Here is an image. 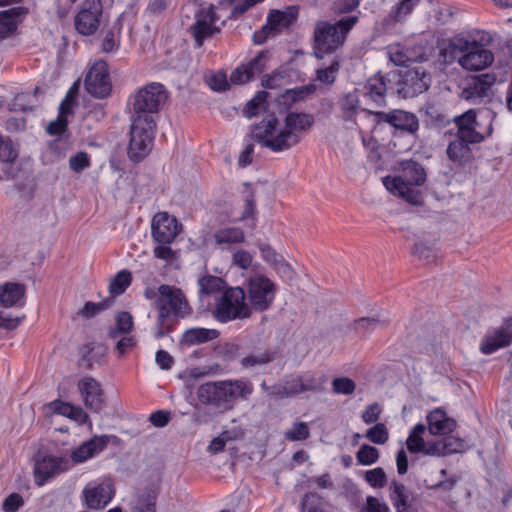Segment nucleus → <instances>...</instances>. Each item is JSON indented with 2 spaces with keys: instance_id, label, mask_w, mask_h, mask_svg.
I'll list each match as a JSON object with an SVG mask.
<instances>
[{
  "instance_id": "de8ad7c7",
  "label": "nucleus",
  "mask_w": 512,
  "mask_h": 512,
  "mask_svg": "<svg viewBox=\"0 0 512 512\" xmlns=\"http://www.w3.org/2000/svg\"><path fill=\"white\" fill-rule=\"evenodd\" d=\"M365 437L374 444L383 445L389 439V432L384 423H376L366 431Z\"/></svg>"
},
{
  "instance_id": "f8f14e48",
  "label": "nucleus",
  "mask_w": 512,
  "mask_h": 512,
  "mask_svg": "<svg viewBox=\"0 0 512 512\" xmlns=\"http://www.w3.org/2000/svg\"><path fill=\"white\" fill-rule=\"evenodd\" d=\"M431 83V76L422 67L407 69L400 73L397 92L404 98H413L425 92Z\"/></svg>"
},
{
  "instance_id": "ea45409f",
  "label": "nucleus",
  "mask_w": 512,
  "mask_h": 512,
  "mask_svg": "<svg viewBox=\"0 0 512 512\" xmlns=\"http://www.w3.org/2000/svg\"><path fill=\"white\" fill-rule=\"evenodd\" d=\"M425 430V425L419 423L416 424L409 432V435L406 440V446L410 453H422V451L424 450L426 442L423 438V435L425 433Z\"/></svg>"
},
{
  "instance_id": "412c9836",
  "label": "nucleus",
  "mask_w": 512,
  "mask_h": 512,
  "mask_svg": "<svg viewBox=\"0 0 512 512\" xmlns=\"http://www.w3.org/2000/svg\"><path fill=\"white\" fill-rule=\"evenodd\" d=\"M78 389L87 408L99 412L104 405L101 385L92 377H84L78 382Z\"/></svg>"
},
{
  "instance_id": "09e8293b",
  "label": "nucleus",
  "mask_w": 512,
  "mask_h": 512,
  "mask_svg": "<svg viewBox=\"0 0 512 512\" xmlns=\"http://www.w3.org/2000/svg\"><path fill=\"white\" fill-rule=\"evenodd\" d=\"M469 144L467 141L457 137L451 141L447 147V155L453 161L461 160L469 151Z\"/></svg>"
},
{
  "instance_id": "5fc2aeb1",
  "label": "nucleus",
  "mask_w": 512,
  "mask_h": 512,
  "mask_svg": "<svg viewBox=\"0 0 512 512\" xmlns=\"http://www.w3.org/2000/svg\"><path fill=\"white\" fill-rule=\"evenodd\" d=\"M488 130L479 132L475 130V126H462L460 130H457L456 136L461 138L464 141H467L471 144H477L483 141L484 133H487Z\"/></svg>"
},
{
  "instance_id": "393cba45",
  "label": "nucleus",
  "mask_w": 512,
  "mask_h": 512,
  "mask_svg": "<svg viewBox=\"0 0 512 512\" xmlns=\"http://www.w3.org/2000/svg\"><path fill=\"white\" fill-rule=\"evenodd\" d=\"M427 423L432 435L445 436L452 433L457 426L456 421L440 408L434 409L427 415Z\"/></svg>"
},
{
  "instance_id": "f3484780",
  "label": "nucleus",
  "mask_w": 512,
  "mask_h": 512,
  "mask_svg": "<svg viewBox=\"0 0 512 512\" xmlns=\"http://www.w3.org/2000/svg\"><path fill=\"white\" fill-rule=\"evenodd\" d=\"M217 21L218 17L212 5L201 9L196 14L195 23L191 26V32L198 47H201L206 39L220 31L216 26Z\"/></svg>"
},
{
  "instance_id": "052dcab7",
  "label": "nucleus",
  "mask_w": 512,
  "mask_h": 512,
  "mask_svg": "<svg viewBox=\"0 0 512 512\" xmlns=\"http://www.w3.org/2000/svg\"><path fill=\"white\" fill-rule=\"evenodd\" d=\"M361 512H391L389 506L374 496H367Z\"/></svg>"
},
{
  "instance_id": "37998d69",
  "label": "nucleus",
  "mask_w": 512,
  "mask_h": 512,
  "mask_svg": "<svg viewBox=\"0 0 512 512\" xmlns=\"http://www.w3.org/2000/svg\"><path fill=\"white\" fill-rule=\"evenodd\" d=\"M132 282V274L129 270H120L109 284V292L114 296L123 294Z\"/></svg>"
},
{
  "instance_id": "774afa93",
  "label": "nucleus",
  "mask_w": 512,
  "mask_h": 512,
  "mask_svg": "<svg viewBox=\"0 0 512 512\" xmlns=\"http://www.w3.org/2000/svg\"><path fill=\"white\" fill-rule=\"evenodd\" d=\"M155 361L162 370H170L174 364L173 357L167 351L162 349L156 352Z\"/></svg>"
},
{
  "instance_id": "423d86ee",
  "label": "nucleus",
  "mask_w": 512,
  "mask_h": 512,
  "mask_svg": "<svg viewBox=\"0 0 512 512\" xmlns=\"http://www.w3.org/2000/svg\"><path fill=\"white\" fill-rule=\"evenodd\" d=\"M253 137L259 144L276 153L294 147L296 139L293 133H288L284 124H281L274 116L256 124L253 129Z\"/></svg>"
},
{
  "instance_id": "864d4df0",
  "label": "nucleus",
  "mask_w": 512,
  "mask_h": 512,
  "mask_svg": "<svg viewBox=\"0 0 512 512\" xmlns=\"http://www.w3.org/2000/svg\"><path fill=\"white\" fill-rule=\"evenodd\" d=\"M356 389L355 382L348 377H336L332 381V391L335 394L350 395Z\"/></svg>"
},
{
  "instance_id": "aec40b11",
  "label": "nucleus",
  "mask_w": 512,
  "mask_h": 512,
  "mask_svg": "<svg viewBox=\"0 0 512 512\" xmlns=\"http://www.w3.org/2000/svg\"><path fill=\"white\" fill-rule=\"evenodd\" d=\"M267 60V52H259L247 64L240 65L233 70L229 81L235 85L248 83L256 74H259L264 70Z\"/></svg>"
},
{
  "instance_id": "ddd939ff",
  "label": "nucleus",
  "mask_w": 512,
  "mask_h": 512,
  "mask_svg": "<svg viewBox=\"0 0 512 512\" xmlns=\"http://www.w3.org/2000/svg\"><path fill=\"white\" fill-rule=\"evenodd\" d=\"M102 4L100 0H85L75 16V29L84 36L93 35L100 26Z\"/></svg>"
},
{
  "instance_id": "e433bc0d",
  "label": "nucleus",
  "mask_w": 512,
  "mask_h": 512,
  "mask_svg": "<svg viewBox=\"0 0 512 512\" xmlns=\"http://www.w3.org/2000/svg\"><path fill=\"white\" fill-rule=\"evenodd\" d=\"M199 294L200 296L214 295L216 293H222L226 287V282L218 276L204 275L198 279Z\"/></svg>"
},
{
  "instance_id": "c03bdc74",
  "label": "nucleus",
  "mask_w": 512,
  "mask_h": 512,
  "mask_svg": "<svg viewBox=\"0 0 512 512\" xmlns=\"http://www.w3.org/2000/svg\"><path fill=\"white\" fill-rule=\"evenodd\" d=\"M268 92L266 91H258L255 96L250 99L245 107L243 108V114L247 118H252L257 116L262 109L265 108V104L268 98Z\"/></svg>"
},
{
  "instance_id": "cd10ccee",
  "label": "nucleus",
  "mask_w": 512,
  "mask_h": 512,
  "mask_svg": "<svg viewBox=\"0 0 512 512\" xmlns=\"http://www.w3.org/2000/svg\"><path fill=\"white\" fill-rule=\"evenodd\" d=\"M276 352L271 348L259 347L240 359V365L244 369H255L271 363Z\"/></svg>"
},
{
  "instance_id": "1a4fd4ad",
  "label": "nucleus",
  "mask_w": 512,
  "mask_h": 512,
  "mask_svg": "<svg viewBox=\"0 0 512 512\" xmlns=\"http://www.w3.org/2000/svg\"><path fill=\"white\" fill-rule=\"evenodd\" d=\"M118 438L114 435H94L90 439L82 442L70 451L69 461L71 468L80 465L89 460L98 457L104 452L111 442H115Z\"/></svg>"
},
{
  "instance_id": "5701e85b",
  "label": "nucleus",
  "mask_w": 512,
  "mask_h": 512,
  "mask_svg": "<svg viewBox=\"0 0 512 512\" xmlns=\"http://www.w3.org/2000/svg\"><path fill=\"white\" fill-rule=\"evenodd\" d=\"M315 118L312 114L304 112H289L284 118V126L288 133H293L296 138L294 145L296 146L302 139L305 132L310 130L314 125Z\"/></svg>"
},
{
  "instance_id": "a878e982",
  "label": "nucleus",
  "mask_w": 512,
  "mask_h": 512,
  "mask_svg": "<svg viewBox=\"0 0 512 512\" xmlns=\"http://www.w3.org/2000/svg\"><path fill=\"white\" fill-rule=\"evenodd\" d=\"M299 14L298 6H288L284 10H271L266 18L267 27L276 33L283 28H288L292 25Z\"/></svg>"
},
{
  "instance_id": "bb28decb",
  "label": "nucleus",
  "mask_w": 512,
  "mask_h": 512,
  "mask_svg": "<svg viewBox=\"0 0 512 512\" xmlns=\"http://www.w3.org/2000/svg\"><path fill=\"white\" fill-rule=\"evenodd\" d=\"M17 157L18 153L12 142L0 134V182L13 176V162Z\"/></svg>"
},
{
  "instance_id": "6ab92c4d",
  "label": "nucleus",
  "mask_w": 512,
  "mask_h": 512,
  "mask_svg": "<svg viewBox=\"0 0 512 512\" xmlns=\"http://www.w3.org/2000/svg\"><path fill=\"white\" fill-rule=\"evenodd\" d=\"M177 227L175 217L167 212H159L152 219V237L158 244H171L177 235Z\"/></svg>"
},
{
  "instance_id": "dca6fc26",
  "label": "nucleus",
  "mask_w": 512,
  "mask_h": 512,
  "mask_svg": "<svg viewBox=\"0 0 512 512\" xmlns=\"http://www.w3.org/2000/svg\"><path fill=\"white\" fill-rule=\"evenodd\" d=\"M82 493L87 507L90 509H102L114 497L113 484L109 479L95 480L88 483Z\"/></svg>"
},
{
  "instance_id": "e2e57ef3",
  "label": "nucleus",
  "mask_w": 512,
  "mask_h": 512,
  "mask_svg": "<svg viewBox=\"0 0 512 512\" xmlns=\"http://www.w3.org/2000/svg\"><path fill=\"white\" fill-rule=\"evenodd\" d=\"M208 84L210 88L214 91H226L230 88L227 76L225 73L222 72L213 74L209 78Z\"/></svg>"
},
{
  "instance_id": "39448f33",
  "label": "nucleus",
  "mask_w": 512,
  "mask_h": 512,
  "mask_svg": "<svg viewBox=\"0 0 512 512\" xmlns=\"http://www.w3.org/2000/svg\"><path fill=\"white\" fill-rule=\"evenodd\" d=\"M246 294L241 287H228L215 298L212 315L219 323L248 319L251 310L245 303Z\"/></svg>"
},
{
  "instance_id": "4d7b16f0",
  "label": "nucleus",
  "mask_w": 512,
  "mask_h": 512,
  "mask_svg": "<svg viewBox=\"0 0 512 512\" xmlns=\"http://www.w3.org/2000/svg\"><path fill=\"white\" fill-rule=\"evenodd\" d=\"M473 125L475 126L476 131L483 132L488 130L487 133L482 134L483 140L490 136L493 131L492 116L490 112H482L479 115L475 113V123H473Z\"/></svg>"
},
{
  "instance_id": "b1692460",
  "label": "nucleus",
  "mask_w": 512,
  "mask_h": 512,
  "mask_svg": "<svg viewBox=\"0 0 512 512\" xmlns=\"http://www.w3.org/2000/svg\"><path fill=\"white\" fill-rule=\"evenodd\" d=\"M496 82L494 74L485 73L473 77L463 89L462 96L467 100L480 99L488 95Z\"/></svg>"
},
{
  "instance_id": "a211bd4d",
  "label": "nucleus",
  "mask_w": 512,
  "mask_h": 512,
  "mask_svg": "<svg viewBox=\"0 0 512 512\" xmlns=\"http://www.w3.org/2000/svg\"><path fill=\"white\" fill-rule=\"evenodd\" d=\"M512 343V318L503 322L500 327L490 329L480 343V351L490 355Z\"/></svg>"
},
{
  "instance_id": "a18cd8bd",
  "label": "nucleus",
  "mask_w": 512,
  "mask_h": 512,
  "mask_svg": "<svg viewBox=\"0 0 512 512\" xmlns=\"http://www.w3.org/2000/svg\"><path fill=\"white\" fill-rule=\"evenodd\" d=\"M339 70L340 60L338 57H335L327 67L316 70V80L326 85H332L336 80Z\"/></svg>"
},
{
  "instance_id": "338daca9",
  "label": "nucleus",
  "mask_w": 512,
  "mask_h": 512,
  "mask_svg": "<svg viewBox=\"0 0 512 512\" xmlns=\"http://www.w3.org/2000/svg\"><path fill=\"white\" fill-rule=\"evenodd\" d=\"M381 413V407L377 403L370 404L362 412V420L366 424H372L378 421Z\"/></svg>"
},
{
  "instance_id": "c756f323",
  "label": "nucleus",
  "mask_w": 512,
  "mask_h": 512,
  "mask_svg": "<svg viewBox=\"0 0 512 512\" xmlns=\"http://www.w3.org/2000/svg\"><path fill=\"white\" fill-rule=\"evenodd\" d=\"M25 296V286L20 283H5L0 286V305L4 307H13L23 305Z\"/></svg>"
},
{
  "instance_id": "8fccbe9b",
  "label": "nucleus",
  "mask_w": 512,
  "mask_h": 512,
  "mask_svg": "<svg viewBox=\"0 0 512 512\" xmlns=\"http://www.w3.org/2000/svg\"><path fill=\"white\" fill-rule=\"evenodd\" d=\"M356 458L361 465H372L377 462L379 458V451L377 448L368 444H363L357 454Z\"/></svg>"
},
{
  "instance_id": "bf43d9fd",
  "label": "nucleus",
  "mask_w": 512,
  "mask_h": 512,
  "mask_svg": "<svg viewBox=\"0 0 512 512\" xmlns=\"http://www.w3.org/2000/svg\"><path fill=\"white\" fill-rule=\"evenodd\" d=\"M492 40L493 38L489 32L483 30H474L469 35V39H459L458 43H475L476 46L485 48V46L489 45Z\"/></svg>"
},
{
  "instance_id": "0eeeda50",
  "label": "nucleus",
  "mask_w": 512,
  "mask_h": 512,
  "mask_svg": "<svg viewBox=\"0 0 512 512\" xmlns=\"http://www.w3.org/2000/svg\"><path fill=\"white\" fill-rule=\"evenodd\" d=\"M249 302L250 310L264 312L272 306L277 287L275 283L264 275H253L246 283L244 290Z\"/></svg>"
},
{
  "instance_id": "49530a36",
  "label": "nucleus",
  "mask_w": 512,
  "mask_h": 512,
  "mask_svg": "<svg viewBox=\"0 0 512 512\" xmlns=\"http://www.w3.org/2000/svg\"><path fill=\"white\" fill-rule=\"evenodd\" d=\"M388 55L389 59L397 66H408L413 61L408 50L400 44L389 46Z\"/></svg>"
},
{
  "instance_id": "4468645a",
  "label": "nucleus",
  "mask_w": 512,
  "mask_h": 512,
  "mask_svg": "<svg viewBox=\"0 0 512 512\" xmlns=\"http://www.w3.org/2000/svg\"><path fill=\"white\" fill-rule=\"evenodd\" d=\"M456 48L463 52V55L459 58V64L466 70H483L491 65L494 60L490 50L476 46L475 43H458Z\"/></svg>"
},
{
  "instance_id": "473e14b6",
  "label": "nucleus",
  "mask_w": 512,
  "mask_h": 512,
  "mask_svg": "<svg viewBox=\"0 0 512 512\" xmlns=\"http://www.w3.org/2000/svg\"><path fill=\"white\" fill-rule=\"evenodd\" d=\"M48 407L54 414L65 416L78 423H84L88 418V415L81 407L74 406L61 400H54L50 402Z\"/></svg>"
},
{
  "instance_id": "79ce46f5",
  "label": "nucleus",
  "mask_w": 512,
  "mask_h": 512,
  "mask_svg": "<svg viewBox=\"0 0 512 512\" xmlns=\"http://www.w3.org/2000/svg\"><path fill=\"white\" fill-rule=\"evenodd\" d=\"M342 117L345 121H351L360 108V100L357 92H349L342 96L339 102Z\"/></svg>"
},
{
  "instance_id": "20e7f679",
  "label": "nucleus",
  "mask_w": 512,
  "mask_h": 512,
  "mask_svg": "<svg viewBox=\"0 0 512 512\" xmlns=\"http://www.w3.org/2000/svg\"><path fill=\"white\" fill-rule=\"evenodd\" d=\"M358 22V16L342 17L335 24L320 21L314 29V54L322 59L341 47L351 29Z\"/></svg>"
},
{
  "instance_id": "a19ab883",
  "label": "nucleus",
  "mask_w": 512,
  "mask_h": 512,
  "mask_svg": "<svg viewBox=\"0 0 512 512\" xmlns=\"http://www.w3.org/2000/svg\"><path fill=\"white\" fill-rule=\"evenodd\" d=\"M17 8L0 11V39L10 36L17 29Z\"/></svg>"
},
{
  "instance_id": "680f3d73",
  "label": "nucleus",
  "mask_w": 512,
  "mask_h": 512,
  "mask_svg": "<svg viewBox=\"0 0 512 512\" xmlns=\"http://www.w3.org/2000/svg\"><path fill=\"white\" fill-rule=\"evenodd\" d=\"M24 505V499L19 493H11L2 504L4 512H17Z\"/></svg>"
},
{
  "instance_id": "13d9d810",
  "label": "nucleus",
  "mask_w": 512,
  "mask_h": 512,
  "mask_svg": "<svg viewBox=\"0 0 512 512\" xmlns=\"http://www.w3.org/2000/svg\"><path fill=\"white\" fill-rule=\"evenodd\" d=\"M91 165L90 156L84 151H80L69 159V167L72 171L79 173Z\"/></svg>"
},
{
  "instance_id": "6e6552de",
  "label": "nucleus",
  "mask_w": 512,
  "mask_h": 512,
  "mask_svg": "<svg viewBox=\"0 0 512 512\" xmlns=\"http://www.w3.org/2000/svg\"><path fill=\"white\" fill-rule=\"evenodd\" d=\"M156 308L159 312L158 324L162 326L171 317H183L189 310L188 302L179 288L162 284L158 288Z\"/></svg>"
},
{
  "instance_id": "9d476101",
  "label": "nucleus",
  "mask_w": 512,
  "mask_h": 512,
  "mask_svg": "<svg viewBox=\"0 0 512 512\" xmlns=\"http://www.w3.org/2000/svg\"><path fill=\"white\" fill-rule=\"evenodd\" d=\"M70 469V461L64 456L50 454L38 456L33 470L35 484L42 487L57 475L67 472Z\"/></svg>"
},
{
  "instance_id": "3c124183",
  "label": "nucleus",
  "mask_w": 512,
  "mask_h": 512,
  "mask_svg": "<svg viewBox=\"0 0 512 512\" xmlns=\"http://www.w3.org/2000/svg\"><path fill=\"white\" fill-rule=\"evenodd\" d=\"M365 480L371 487L376 489H381L387 484L386 473L381 467L366 471Z\"/></svg>"
},
{
  "instance_id": "7c9ffc66",
  "label": "nucleus",
  "mask_w": 512,
  "mask_h": 512,
  "mask_svg": "<svg viewBox=\"0 0 512 512\" xmlns=\"http://www.w3.org/2000/svg\"><path fill=\"white\" fill-rule=\"evenodd\" d=\"M219 336L216 329H207L202 327L190 328L184 331L181 337V344L187 347L212 341Z\"/></svg>"
},
{
  "instance_id": "9b49d317",
  "label": "nucleus",
  "mask_w": 512,
  "mask_h": 512,
  "mask_svg": "<svg viewBox=\"0 0 512 512\" xmlns=\"http://www.w3.org/2000/svg\"><path fill=\"white\" fill-rule=\"evenodd\" d=\"M84 87L94 98L103 99L111 94L112 82L105 61H96L90 67L84 79Z\"/></svg>"
},
{
  "instance_id": "c85d7f7f",
  "label": "nucleus",
  "mask_w": 512,
  "mask_h": 512,
  "mask_svg": "<svg viewBox=\"0 0 512 512\" xmlns=\"http://www.w3.org/2000/svg\"><path fill=\"white\" fill-rule=\"evenodd\" d=\"M300 382V387L304 393H321L325 390L327 376L322 372L305 371L296 373Z\"/></svg>"
},
{
  "instance_id": "2eb2a0df",
  "label": "nucleus",
  "mask_w": 512,
  "mask_h": 512,
  "mask_svg": "<svg viewBox=\"0 0 512 512\" xmlns=\"http://www.w3.org/2000/svg\"><path fill=\"white\" fill-rule=\"evenodd\" d=\"M365 111L369 115H372L377 123H387L393 128L403 132L414 133L418 130L419 127L416 115L404 110L395 109L389 112H373L369 110Z\"/></svg>"
},
{
  "instance_id": "0e129e2a",
  "label": "nucleus",
  "mask_w": 512,
  "mask_h": 512,
  "mask_svg": "<svg viewBox=\"0 0 512 512\" xmlns=\"http://www.w3.org/2000/svg\"><path fill=\"white\" fill-rule=\"evenodd\" d=\"M133 327V318L128 312H120L116 317V328L121 333H128Z\"/></svg>"
},
{
  "instance_id": "58836bf2",
  "label": "nucleus",
  "mask_w": 512,
  "mask_h": 512,
  "mask_svg": "<svg viewBox=\"0 0 512 512\" xmlns=\"http://www.w3.org/2000/svg\"><path fill=\"white\" fill-rule=\"evenodd\" d=\"M157 495L150 489L137 495L131 507V512H156Z\"/></svg>"
},
{
  "instance_id": "4be33fe9",
  "label": "nucleus",
  "mask_w": 512,
  "mask_h": 512,
  "mask_svg": "<svg viewBox=\"0 0 512 512\" xmlns=\"http://www.w3.org/2000/svg\"><path fill=\"white\" fill-rule=\"evenodd\" d=\"M261 387L267 392L269 397L276 399L292 398L303 394L296 373L286 375L281 382L267 386L265 382L261 384Z\"/></svg>"
},
{
  "instance_id": "69168bd1",
  "label": "nucleus",
  "mask_w": 512,
  "mask_h": 512,
  "mask_svg": "<svg viewBox=\"0 0 512 512\" xmlns=\"http://www.w3.org/2000/svg\"><path fill=\"white\" fill-rule=\"evenodd\" d=\"M120 42L116 39V35L113 31H107L104 35L101 50L104 53H110L119 49Z\"/></svg>"
},
{
  "instance_id": "f03ea898",
  "label": "nucleus",
  "mask_w": 512,
  "mask_h": 512,
  "mask_svg": "<svg viewBox=\"0 0 512 512\" xmlns=\"http://www.w3.org/2000/svg\"><path fill=\"white\" fill-rule=\"evenodd\" d=\"M253 383L244 378L208 381L198 386L199 402L219 413L231 411L239 400H247L253 393Z\"/></svg>"
},
{
  "instance_id": "72a5a7b5",
  "label": "nucleus",
  "mask_w": 512,
  "mask_h": 512,
  "mask_svg": "<svg viewBox=\"0 0 512 512\" xmlns=\"http://www.w3.org/2000/svg\"><path fill=\"white\" fill-rule=\"evenodd\" d=\"M419 4L420 0H400L391 8L386 21L388 23H401L405 21Z\"/></svg>"
},
{
  "instance_id": "7ed1b4c3",
  "label": "nucleus",
  "mask_w": 512,
  "mask_h": 512,
  "mask_svg": "<svg viewBox=\"0 0 512 512\" xmlns=\"http://www.w3.org/2000/svg\"><path fill=\"white\" fill-rule=\"evenodd\" d=\"M426 173L424 168L414 162L402 163V171L399 176H386L382 178L384 187L393 195L398 196L412 205L422 203L421 192L416 188L424 184Z\"/></svg>"
},
{
  "instance_id": "603ef678",
  "label": "nucleus",
  "mask_w": 512,
  "mask_h": 512,
  "mask_svg": "<svg viewBox=\"0 0 512 512\" xmlns=\"http://www.w3.org/2000/svg\"><path fill=\"white\" fill-rule=\"evenodd\" d=\"M310 436V429L305 422H296L290 430L285 432V438L289 441H302Z\"/></svg>"
},
{
  "instance_id": "c9c22d12",
  "label": "nucleus",
  "mask_w": 512,
  "mask_h": 512,
  "mask_svg": "<svg viewBox=\"0 0 512 512\" xmlns=\"http://www.w3.org/2000/svg\"><path fill=\"white\" fill-rule=\"evenodd\" d=\"M316 91L314 84L303 85L293 89H287L280 96L279 102L287 107L292 106L294 103L304 100L309 95Z\"/></svg>"
},
{
  "instance_id": "6e6d98bb",
  "label": "nucleus",
  "mask_w": 512,
  "mask_h": 512,
  "mask_svg": "<svg viewBox=\"0 0 512 512\" xmlns=\"http://www.w3.org/2000/svg\"><path fill=\"white\" fill-rule=\"evenodd\" d=\"M445 456L450 454L462 453L466 449V442L455 436L442 438Z\"/></svg>"
},
{
  "instance_id": "4c0bfd02",
  "label": "nucleus",
  "mask_w": 512,
  "mask_h": 512,
  "mask_svg": "<svg viewBox=\"0 0 512 512\" xmlns=\"http://www.w3.org/2000/svg\"><path fill=\"white\" fill-rule=\"evenodd\" d=\"M215 242L223 248L232 244L241 243L245 239L242 229L237 227L222 228L214 233Z\"/></svg>"
},
{
  "instance_id": "f704fd0d",
  "label": "nucleus",
  "mask_w": 512,
  "mask_h": 512,
  "mask_svg": "<svg viewBox=\"0 0 512 512\" xmlns=\"http://www.w3.org/2000/svg\"><path fill=\"white\" fill-rule=\"evenodd\" d=\"M366 95L377 105H382L385 102L386 96V83L384 77L377 74L369 78L366 83Z\"/></svg>"
},
{
  "instance_id": "f257e3e1",
  "label": "nucleus",
  "mask_w": 512,
  "mask_h": 512,
  "mask_svg": "<svg viewBox=\"0 0 512 512\" xmlns=\"http://www.w3.org/2000/svg\"><path fill=\"white\" fill-rule=\"evenodd\" d=\"M168 98L165 86L151 82L140 87L129 98L131 105V127L128 155L133 161L145 158L152 149L155 137V114Z\"/></svg>"
},
{
  "instance_id": "2f4dec72",
  "label": "nucleus",
  "mask_w": 512,
  "mask_h": 512,
  "mask_svg": "<svg viewBox=\"0 0 512 512\" xmlns=\"http://www.w3.org/2000/svg\"><path fill=\"white\" fill-rule=\"evenodd\" d=\"M389 497L396 512H414L412 505L408 502L409 491L404 484L394 480L389 487Z\"/></svg>"
}]
</instances>
